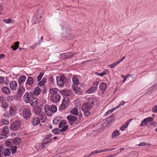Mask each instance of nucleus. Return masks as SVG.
<instances>
[{"label": "nucleus", "instance_id": "nucleus-1", "mask_svg": "<svg viewBox=\"0 0 157 157\" xmlns=\"http://www.w3.org/2000/svg\"><path fill=\"white\" fill-rule=\"evenodd\" d=\"M92 107V105L90 102H86L82 106L81 110L85 117H87L90 115V110Z\"/></svg>", "mask_w": 157, "mask_h": 157}, {"label": "nucleus", "instance_id": "nucleus-2", "mask_svg": "<svg viewBox=\"0 0 157 157\" xmlns=\"http://www.w3.org/2000/svg\"><path fill=\"white\" fill-rule=\"evenodd\" d=\"M44 111L46 115L48 117L52 116V113H55L57 110L56 106L54 105H52L50 106L48 104H46L44 107Z\"/></svg>", "mask_w": 157, "mask_h": 157}, {"label": "nucleus", "instance_id": "nucleus-3", "mask_svg": "<svg viewBox=\"0 0 157 157\" xmlns=\"http://www.w3.org/2000/svg\"><path fill=\"white\" fill-rule=\"evenodd\" d=\"M68 123L71 125H73L75 124H78L79 122V120L77 118L73 115H68L67 117Z\"/></svg>", "mask_w": 157, "mask_h": 157}, {"label": "nucleus", "instance_id": "nucleus-4", "mask_svg": "<svg viewBox=\"0 0 157 157\" xmlns=\"http://www.w3.org/2000/svg\"><path fill=\"white\" fill-rule=\"evenodd\" d=\"M57 83L58 86L63 87L65 82H68V79L64 75H62L60 77H56Z\"/></svg>", "mask_w": 157, "mask_h": 157}, {"label": "nucleus", "instance_id": "nucleus-5", "mask_svg": "<svg viewBox=\"0 0 157 157\" xmlns=\"http://www.w3.org/2000/svg\"><path fill=\"white\" fill-rule=\"evenodd\" d=\"M21 126V123L18 120L14 121L11 124L10 128L13 131H16L19 129Z\"/></svg>", "mask_w": 157, "mask_h": 157}, {"label": "nucleus", "instance_id": "nucleus-6", "mask_svg": "<svg viewBox=\"0 0 157 157\" xmlns=\"http://www.w3.org/2000/svg\"><path fill=\"white\" fill-rule=\"evenodd\" d=\"M22 115L24 118L28 120L30 118L31 115V112L30 109L28 108H25L22 111Z\"/></svg>", "mask_w": 157, "mask_h": 157}, {"label": "nucleus", "instance_id": "nucleus-7", "mask_svg": "<svg viewBox=\"0 0 157 157\" xmlns=\"http://www.w3.org/2000/svg\"><path fill=\"white\" fill-rule=\"evenodd\" d=\"M70 104V99L67 97H65L62 100V103L61 105V108L65 109L68 107Z\"/></svg>", "mask_w": 157, "mask_h": 157}, {"label": "nucleus", "instance_id": "nucleus-8", "mask_svg": "<svg viewBox=\"0 0 157 157\" xmlns=\"http://www.w3.org/2000/svg\"><path fill=\"white\" fill-rule=\"evenodd\" d=\"M34 80L33 77H28L25 83V86L26 89L30 90V88L29 86H32L34 83Z\"/></svg>", "mask_w": 157, "mask_h": 157}, {"label": "nucleus", "instance_id": "nucleus-9", "mask_svg": "<svg viewBox=\"0 0 157 157\" xmlns=\"http://www.w3.org/2000/svg\"><path fill=\"white\" fill-rule=\"evenodd\" d=\"M68 128V125H66L64 127L60 129H59L57 128H54L52 130V133L55 134H59L60 132H65L66 131Z\"/></svg>", "mask_w": 157, "mask_h": 157}, {"label": "nucleus", "instance_id": "nucleus-10", "mask_svg": "<svg viewBox=\"0 0 157 157\" xmlns=\"http://www.w3.org/2000/svg\"><path fill=\"white\" fill-rule=\"evenodd\" d=\"M60 98V96L59 94H56L51 95V100L54 102L58 103Z\"/></svg>", "mask_w": 157, "mask_h": 157}, {"label": "nucleus", "instance_id": "nucleus-11", "mask_svg": "<svg viewBox=\"0 0 157 157\" xmlns=\"http://www.w3.org/2000/svg\"><path fill=\"white\" fill-rule=\"evenodd\" d=\"M52 135L50 134H48L46 135L45 136V140L44 142L41 145V146L45 144H47L49 142H51L52 141V139L51 138Z\"/></svg>", "mask_w": 157, "mask_h": 157}, {"label": "nucleus", "instance_id": "nucleus-12", "mask_svg": "<svg viewBox=\"0 0 157 157\" xmlns=\"http://www.w3.org/2000/svg\"><path fill=\"white\" fill-rule=\"evenodd\" d=\"M99 88L102 94H104L107 88L106 84L104 82H101L99 85Z\"/></svg>", "mask_w": 157, "mask_h": 157}, {"label": "nucleus", "instance_id": "nucleus-13", "mask_svg": "<svg viewBox=\"0 0 157 157\" xmlns=\"http://www.w3.org/2000/svg\"><path fill=\"white\" fill-rule=\"evenodd\" d=\"M74 54H70V53H61L59 54V58H63L64 59H68L73 56Z\"/></svg>", "mask_w": 157, "mask_h": 157}, {"label": "nucleus", "instance_id": "nucleus-14", "mask_svg": "<svg viewBox=\"0 0 157 157\" xmlns=\"http://www.w3.org/2000/svg\"><path fill=\"white\" fill-rule=\"evenodd\" d=\"M1 91L2 93L6 95H9L11 93L10 88L5 86H2L1 88Z\"/></svg>", "mask_w": 157, "mask_h": 157}, {"label": "nucleus", "instance_id": "nucleus-15", "mask_svg": "<svg viewBox=\"0 0 157 157\" xmlns=\"http://www.w3.org/2000/svg\"><path fill=\"white\" fill-rule=\"evenodd\" d=\"M17 83L16 81H12L10 83V88L13 90H15L17 89Z\"/></svg>", "mask_w": 157, "mask_h": 157}, {"label": "nucleus", "instance_id": "nucleus-16", "mask_svg": "<svg viewBox=\"0 0 157 157\" xmlns=\"http://www.w3.org/2000/svg\"><path fill=\"white\" fill-rule=\"evenodd\" d=\"M115 118L114 116L112 115L110 116L109 117H108L105 122H107V124L105 125V126H107L108 125H110L115 120Z\"/></svg>", "mask_w": 157, "mask_h": 157}, {"label": "nucleus", "instance_id": "nucleus-17", "mask_svg": "<svg viewBox=\"0 0 157 157\" xmlns=\"http://www.w3.org/2000/svg\"><path fill=\"white\" fill-rule=\"evenodd\" d=\"M39 117L41 123H44L45 122L47 117L44 113H42L39 115Z\"/></svg>", "mask_w": 157, "mask_h": 157}, {"label": "nucleus", "instance_id": "nucleus-18", "mask_svg": "<svg viewBox=\"0 0 157 157\" xmlns=\"http://www.w3.org/2000/svg\"><path fill=\"white\" fill-rule=\"evenodd\" d=\"M73 90L75 93L79 95H81L82 93V90L78 87L75 86L73 87Z\"/></svg>", "mask_w": 157, "mask_h": 157}, {"label": "nucleus", "instance_id": "nucleus-19", "mask_svg": "<svg viewBox=\"0 0 157 157\" xmlns=\"http://www.w3.org/2000/svg\"><path fill=\"white\" fill-rule=\"evenodd\" d=\"M30 96L29 95L28 92H26L25 93L23 97L26 103H29L30 101L31 100Z\"/></svg>", "mask_w": 157, "mask_h": 157}, {"label": "nucleus", "instance_id": "nucleus-20", "mask_svg": "<svg viewBox=\"0 0 157 157\" xmlns=\"http://www.w3.org/2000/svg\"><path fill=\"white\" fill-rule=\"evenodd\" d=\"M98 89V87L97 86H92L90 88L86 91L87 94H91L94 93L95 91Z\"/></svg>", "mask_w": 157, "mask_h": 157}, {"label": "nucleus", "instance_id": "nucleus-21", "mask_svg": "<svg viewBox=\"0 0 157 157\" xmlns=\"http://www.w3.org/2000/svg\"><path fill=\"white\" fill-rule=\"evenodd\" d=\"M40 122L39 118L38 117H35L33 118L32 123L34 126L37 125Z\"/></svg>", "mask_w": 157, "mask_h": 157}, {"label": "nucleus", "instance_id": "nucleus-22", "mask_svg": "<svg viewBox=\"0 0 157 157\" xmlns=\"http://www.w3.org/2000/svg\"><path fill=\"white\" fill-rule=\"evenodd\" d=\"M21 142V140L19 137H15L12 139V143L13 144L18 145Z\"/></svg>", "mask_w": 157, "mask_h": 157}, {"label": "nucleus", "instance_id": "nucleus-23", "mask_svg": "<svg viewBox=\"0 0 157 157\" xmlns=\"http://www.w3.org/2000/svg\"><path fill=\"white\" fill-rule=\"evenodd\" d=\"M3 154L5 156H10L11 154V152L10 148L4 147Z\"/></svg>", "mask_w": 157, "mask_h": 157}, {"label": "nucleus", "instance_id": "nucleus-24", "mask_svg": "<svg viewBox=\"0 0 157 157\" xmlns=\"http://www.w3.org/2000/svg\"><path fill=\"white\" fill-rule=\"evenodd\" d=\"M26 78V76L24 75L20 76L18 80L19 84L21 85L23 82L25 81Z\"/></svg>", "mask_w": 157, "mask_h": 157}, {"label": "nucleus", "instance_id": "nucleus-25", "mask_svg": "<svg viewBox=\"0 0 157 157\" xmlns=\"http://www.w3.org/2000/svg\"><path fill=\"white\" fill-rule=\"evenodd\" d=\"M41 92V89L37 86L35 88L33 91V93L34 95L38 96L40 93Z\"/></svg>", "mask_w": 157, "mask_h": 157}, {"label": "nucleus", "instance_id": "nucleus-26", "mask_svg": "<svg viewBox=\"0 0 157 157\" xmlns=\"http://www.w3.org/2000/svg\"><path fill=\"white\" fill-rule=\"evenodd\" d=\"M34 111L36 115H39L41 112V109L38 106H36L34 108Z\"/></svg>", "mask_w": 157, "mask_h": 157}, {"label": "nucleus", "instance_id": "nucleus-27", "mask_svg": "<svg viewBox=\"0 0 157 157\" xmlns=\"http://www.w3.org/2000/svg\"><path fill=\"white\" fill-rule=\"evenodd\" d=\"M9 128L8 126H5L2 131L1 132L3 133L4 134L6 135V136L7 137V135L9 132Z\"/></svg>", "mask_w": 157, "mask_h": 157}, {"label": "nucleus", "instance_id": "nucleus-28", "mask_svg": "<svg viewBox=\"0 0 157 157\" xmlns=\"http://www.w3.org/2000/svg\"><path fill=\"white\" fill-rule=\"evenodd\" d=\"M67 123L66 121L65 120H62L59 123V128L60 129L63 128L64 127L65 124Z\"/></svg>", "mask_w": 157, "mask_h": 157}, {"label": "nucleus", "instance_id": "nucleus-29", "mask_svg": "<svg viewBox=\"0 0 157 157\" xmlns=\"http://www.w3.org/2000/svg\"><path fill=\"white\" fill-rule=\"evenodd\" d=\"M9 113L10 115L12 116H14L16 114V112L12 106H10L9 109Z\"/></svg>", "mask_w": 157, "mask_h": 157}, {"label": "nucleus", "instance_id": "nucleus-30", "mask_svg": "<svg viewBox=\"0 0 157 157\" xmlns=\"http://www.w3.org/2000/svg\"><path fill=\"white\" fill-rule=\"evenodd\" d=\"M119 135V131L117 130H115L112 133V137L114 138L117 137Z\"/></svg>", "mask_w": 157, "mask_h": 157}, {"label": "nucleus", "instance_id": "nucleus-31", "mask_svg": "<svg viewBox=\"0 0 157 157\" xmlns=\"http://www.w3.org/2000/svg\"><path fill=\"white\" fill-rule=\"evenodd\" d=\"M72 80L74 85L78 86L79 84V81L76 76H74L72 78Z\"/></svg>", "mask_w": 157, "mask_h": 157}, {"label": "nucleus", "instance_id": "nucleus-32", "mask_svg": "<svg viewBox=\"0 0 157 157\" xmlns=\"http://www.w3.org/2000/svg\"><path fill=\"white\" fill-rule=\"evenodd\" d=\"M46 80L47 79L46 78H43L42 80L38 82V85L40 86H44L45 84Z\"/></svg>", "mask_w": 157, "mask_h": 157}, {"label": "nucleus", "instance_id": "nucleus-33", "mask_svg": "<svg viewBox=\"0 0 157 157\" xmlns=\"http://www.w3.org/2000/svg\"><path fill=\"white\" fill-rule=\"evenodd\" d=\"M19 42L18 41H17L14 43L13 45L11 46L12 49L13 50H16L19 47Z\"/></svg>", "mask_w": 157, "mask_h": 157}, {"label": "nucleus", "instance_id": "nucleus-34", "mask_svg": "<svg viewBox=\"0 0 157 157\" xmlns=\"http://www.w3.org/2000/svg\"><path fill=\"white\" fill-rule=\"evenodd\" d=\"M128 124L129 122H128V121H127L124 124L121 126L120 127V129L122 131H124L125 130V128L128 127Z\"/></svg>", "mask_w": 157, "mask_h": 157}, {"label": "nucleus", "instance_id": "nucleus-35", "mask_svg": "<svg viewBox=\"0 0 157 157\" xmlns=\"http://www.w3.org/2000/svg\"><path fill=\"white\" fill-rule=\"evenodd\" d=\"M34 101H33V100H31L30 103V105L33 106H36L38 103V101L37 99V98H34Z\"/></svg>", "mask_w": 157, "mask_h": 157}, {"label": "nucleus", "instance_id": "nucleus-36", "mask_svg": "<svg viewBox=\"0 0 157 157\" xmlns=\"http://www.w3.org/2000/svg\"><path fill=\"white\" fill-rule=\"evenodd\" d=\"M17 147L15 146H11L10 149V151H11L12 154H14L16 152Z\"/></svg>", "mask_w": 157, "mask_h": 157}, {"label": "nucleus", "instance_id": "nucleus-37", "mask_svg": "<svg viewBox=\"0 0 157 157\" xmlns=\"http://www.w3.org/2000/svg\"><path fill=\"white\" fill-rule=\"evenodd\" d=\"M1 106L4 109H7L9 106L8 103L6 101H3L2 102Z\"/></svg>", "mask_w": 157, "mask_h": 157}, {"label": "nucleus", "instance_id": "nucleus-38", "mask_svg": "<svg viewBox=\"0 0 157 157\" xmlns=\"http://www.w3.org/2000/svg\"><path fill=\"white\" fill-rule=\"evenodd\" d=\"M71 113L75 115H77L78 113V109L77 108H74V109H72L71 111Z\"/></svg>", "mask_w": 157, "mask_h": 157}, {"label": "nucleus", "instance_id": "nucleus-39", "mask_svg": "<svg viewBox=\"0 0 157 157\" xmlns=\"http://www.w3.org/2000/svg\"><path fill=\"white\" fill-rule=\"evenodd\" d=\"M25 89L21 90V89H18L17 90V94L19 97H21L24 92Z\"/></svg>", "mask_w": 157, "mask_h": 157}, {"label": "nucleus", "instance_id": "nucleus-40", "mask_svg": "<svg viewBox=\"0 0 157 157\" xmlns=\"http://www.w3.org/2000/svg\"><path fill=\"white\" fill-rule=\"evenodd\" d=\"M44 74V72H42L40 73L39 75L36 78V80L37 82H39L40 80L42 77H43Z\"/></svg>", "mask_w": 157, "mask_h": 157}, {"label": "nucleus", "instance_id": "nucleus-41", "mask_svg": "<svg viewBox=\"0 0 157 157\" xmlns=\"http://www.w3.org/2000/svg\"><path fill=\"white\" fill-rule=\"evenodd\" d=\"M118 64H119V62L117 61L116 62L113 63L111 64L108 65V67L111 68H113Z\"/></svg>", "mask_w": 157, "mask_h": 157}, {"label": "nucleus", "instance_id": "nucleus-42", "mask_svg": "<svg viewBox=\"0 0 157 157\" xmlns=\"http://www.w3.org/2000/svg\"><path fill=\"white\" fill-rule=\"evenodd\" d=\"M5 144L6 146L11 147V145L13 144L12 143V139H9L6 140V141Z\"/></svg>", "mask_w": 157, "mask_h": 157}, {"label": "nucleus", "instance_id": "nucleus-43", "mask_svg": "<svg viewBox=\"0 0 157 157\" xmlns=\"http://www.w3.org/2000/svg\"><path fill=\"white\" fill-rule=\"evenodd\" d=\"M14 21L10 19H5L3 20V21L7 24L10 23H13L14 22Z\"/></svg>", "mask_w": 157, "mask_h": 157}, {"label": "nucleus", "instance_id": "nucleus-44", "mask_svg": "<svg viewBox=\"0 0 157 157\" xmlns=\"http://www.w3.org/2000/svg\"><path fill=\"white\" fill-rule=\"evenodd\" d=\"M4 83H5V84H6V83L5 82V81L4 77L3 76H0V84H3Z\"/></svg>", "mask_w": 157, "mask_h": 157}, {"label": "nucleus", "instance_id": "nucleus-45", "mask_svg": "<svg viewBox=\"0 0 157 157\" xmlns=\"http://www.w3.org/2000/svg\"><path fill=\"white\" fill-rule=\"evenodd\" d=\"M7 101L10 102L13 101V96H9L7 98Z\"/></svg>", "mask_w": 157, "mask_h": 157}, {"label": "nucleus", "instance_id": "nucleus-46", "mask_svg": "<svg viewBox=\"0 0 157 157\" xmlns=\"http://www.w3.org/2000/svg\"><path fill=\"white\" fill-rule=\"evenodd\" d=\"M2 123L4 124L7 125L9 124V121L8 120H5L3 119L1 121Z\"/></svg>", "mask_w": 157, "mask_h": 157}, {"label": "nucleus", "instance_id": "nucleus-47", "mask_svg": "<svg viewBox=\"0 0 157 157\" xmlns=\"http://www.w3.org/2000/svg\"><path fill=\"white\" fill-rule=\"evenodd\" d=\"M152 111L154 113H157V105H155L154 106L152 107Z\"/></svg>", "mask_w": 157, "mask_h": 157}, {"label": "nucleus", "instance_id": "nucleus-48", "mask_svg": "<svg viewBox=\"0 0 157 157\" xmlns=\"http://www.w3.org/2000/svg\"><path fill=\"white\" fill-rule=\"evenodd\" d=\"M6 137V135L4 134L2 132H1L0 133V140L4 139H5Z\"/></svg>", "mask_w": 157, "mask_h": 157}, {"label": "nucleus", "instance_id": "nucleus-49", "mask_svg": "<svg viewBox=\"0 0 157 157\" xmlns=\"http://www.w3.org/2000/svg\"><path fill=\"white\" fill-rule=\"evenodd\" d=\"M4 148V146L0 145V156L3 155Z\"/></svg>", "mask_w": 157, "mask_h": 157}, {"label": "nucleus", "instance_id": "nucleus-50", "mask_svg": "<svg viewBox=\"0 0 157 157\" xmlns=\"http://www.w3.org/2000/svg\"><path fill=\"white\" fill-rule=\"evenodd\" d=\"M145 118L142 121L140 124V126H143L144 125L146 124L147 123Z\"/></svg>", "mask_w": 157, "mask_h": 157}, {"label": "nucleus", "instance_id": "nucleus-51", "mask_svg": "<svg viewBox=\"0 0 157 157\" xmlns=\"http://www.w3.org/2000/svg\"><path fill=\"white\" fill-rule=\"evenodd\" d=\"M4 116L6 118H9L11 116L9 113H8L7 112H5L4 114Z\"/></svg>", "mask_w": 157, "mask_h": 157}, {"label": "nucleus", "instance_id": "nucleus-52", "mask_svg": "<svg viewBox=\"0 0 157 157\" xmlns=\"http://www.w3.org/2000/svg\"><path fill=\"white\" fill-rule=\"evenodd\" d=\"M147 122H149L150 121H153L154 119L151 117H149L145 118Z\"/></svg>", "mask_w": 157, "mask_h": 157}, {"label": "nucleus", "instance_id": "nucleus-53", "mask_svg": "<svg viewBox=\"0 0 157 157\" xmlns=\"http://www.w3.org/2000/svg\"><path fill=\"white\" fill-rule=\"evenodd\" d=\"M94 99L93 98H90L89 99V102H90L91 104V105H92V104L93 105L94 104Z\"/></svg>", "mask_w": 157, "mask_h": 157}, {"label": "nucleus", "instance_id": "nucleus-54", "mask_svg": "<svg viewBox=\"0 0 157 157\" xmlns=\"http://www.w3.org/2000/svg\"><path fill=\"white\" fill-rule=\"evenodd\" d=\"M99 83V82L98 81L94 82L93 83V85L94 86H98Z\"/></svg>", "mask_w": 157, "mask_h": 157}, {"label": "nucleus", "instance_id": "nucleus-55", "mask_svg": "<svg viewBox=\"0 0 157 157\" xmlns=\"http://www.w3.org/2000/svg\"><path fill=\"white\" fill-rule=\"evenodd\" d=\"M62 27L64 30L67 31L69 27L68 25L66 24L62 26Z\"/></svg>", "mask_w": 157, "mask_h": 157}, {"label": "nucleus", "instance_id": "nucleus-56", "mask_svg": "<svg viewBox=\"0 0 157 157\" xmlns=\"http://www.w3.org/2000/svg\"><path fill=\"white\" fill-rule=\"evenodd\" d=\"M121 77L123 78V80L122 81V82L123 83H124L125 82V81H126V79H127V78L128 77V76L125 75V76H123V75H121Z\"/></svg>", "mask_w": 157, "mask_h": 157}, {"label": "nucleus", "instance_id": "nucleus-57", "mask_svg": "<svg viewBox=\"0 0 157 157\" xmlns=\"http://www.w3.org/2000/svg\"><path fill=\"white\" fill-rule=\"evenodd\" d=\"M58 121L55 118L53 120V123L54 124H58Z\"/></svg>", "mask_w": 157, "mask_h": 157}, {"label": "nucleus", "instance_id": "nucleus-58", "mask_svg": "<svg viewBox=\"0 0 157 157\" xmlns=\"http://www.w3.org/2000/svg\"><path fill=\"white\" fill-rule=\"evenodd\" d=\"M104 73H103L102 72L101 73H99L97 72H96L95 73V74L96 75H99V76H100L101 77H103V76H104V75L103 74H104Z\"/></svg>", "mask_w": 157, "mask_h": 157}, {"label": "nucleus", "instance_id": "nucleus-59", "mask_svg": "<svg viewBox=\"0 0 157 157\" xmlns=\"http://www.w3.org/2000/svg\"><path fill=\"white\" fill-rule=\"evenodd\" d=\"M50 93L52 94V95L56 94H59L56 91H53L52 90H50Z\"/></svg>", "mask_w": 157, "mask_h": 157}, {"label": "nucleus", "instance_id": "nucleus-60", "mask_svg": "<svg viewBox=\"0 0 157 157\" xmlns=\"http://www.w3.org/2000/svg\"><path fill=\"white\" fill-rule=\"evenodd\" d=\"M146 143L145 142H142L140 143L138 145L139 146H143L145 145Z\"/></svg>", "mask_w": 157, "mask_h": 157}, {"label": "nucleus", "instance_id": "nucleus-61", "mask_svg": "<svg viewBox=\"0 0 157 157\" xmlns=\"http://www.w3.org/2000/svg\"><path fill=\"white\" fill-rule=\"evenodd\" d=\"M50 90H52L53 91H56L57 92V91L58 90V89L57 88H52Z\"/></svg>", "mask_w": 157, "mask_h": 157}, {"label": "nucleus", "instance_id": "nucleus-62", "mask_svg": "<svg viewBox=\"0 0 157 157\" xmlns=\"http://www.w3.org/2000/svg\"><path fill=\"white\" fill-rule=\"evenodd\" d=\"M125 104V102L124 101H122L119 104V105L120 106L122 105H124Z\"/></svg>", "mask_w": 157, "mask_h": 157}, {"label": "nucleus", "instance_id": "nucleus-63", "mask_svg": "<svg viewBox=\"0 0 157 157\" xmlns=\"http://www.w3.org/2000/svg\"><path fill=\"white\" fill-rule=\"evenodd\" d=\"M111 113L110 110H108L107 112L105 113V116H106L108 115L109 113Z\"/></svg>", "mask_w": 157, "mask_h": 157}, {"label": "nucleus", "instance_id": "nucleus-64", "mask_svg": "<svg viewBox=\"0 0 157 157\" xmlns=\"http://www.w3.org/2000/svg\"><path fill=\"white\" fill-rule=\"evenodd\" d=\"M4 98L3 97L0 96V102H2L4 101Z\"/></svg>", "mask_w": 157, "mask_h": 157}]
</instances>
